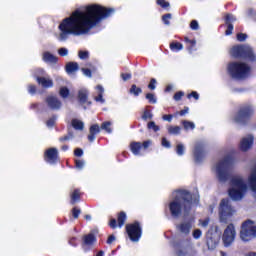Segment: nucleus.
Segmentation results:
<instances>
[{
  "label": "nucleus",
  "instance_id": "nucleus-13",
  "mask_svg": "<svg viewBox=\"0 0 256 256\" xmlns=\"http://www.w3.org/2000/svg\"><path fill=\"white\" fill-rule=\"evenodd\" d=\"M45 162L53 165V163H57L59 161L58 151L55 148H49L45 152L44 156Z\"/></svg>",
  "mask_w": 256,
  "mask_h": 256
},
{
  "label": "nucleus",
  "instance_id": "nucleus-34",
  "mask_svg": "<svg viewBox=\"0 0 256 256\" xmlns=\"http://www.w3.org/2000/svg\"><path fill=\"white\" fill-rule=\"evenodd\" d=\"M235 21V17L231 14H227L225 18V22L227 25H232V23Z\"/></svg>",
  "mask_w": 256,
  "mask_h": 256
},
{
  "label": "nucleus",
  "instance_id": "nucleus-55",
  "mask_svg": "<svg viewBox=\"0 0 256 256\" xmlns=\"http://www.w3.org/2000/svg\"><path fill=\"white\" fill-rule=\"evenodd\" d=\"M82 71L86 77H91V70L83 68Z\"/></svg>",
  "mask_w": 256,
  "mask_h": 256
},
{
  "label": "nucleus",
  "instance_id": "nucleus-15",
  "mask_svg": "<svg viewBox=\"0 0 256 256\" xmlns=\"http://www.w3.org/2000/svg\"><path fill=\"white\" fill-rule=\"evenodd\" d=\"M248 183L253 193V197L256 199V165L253 166L250 170V174L248 176Z\"/></svg>",
  "mask_w": 256,
  "mask_h": 256
},
{
  "label": "nucleus",
  "instance_id": "nucleus-33",
  "mask_svg": "<svg viewBox=\"0 0 256 256\" xmlns=\"http://www.w3.org/2000/svg\"><path fill=\"white\" fill-rule=\"evenodd\" d=\"M101 129H104L107 133H111V122L102 123Z\"/></svg>",
  "mask_w": 256,
  "mask_h": 256
},
{
  "label": "nucleus",
  "instance_id": "nucleus-22",
  "mask_svg": "<svg viewBox=\"0 0 256 256\" xmlns=\"http://www.w3.org/2000/svg\"><path fill=\"white\" fill-rule=\"evenodd\" d=\"M77 69H79V65L75 62H70L66 65V72L68 75H73Z\"/></svg>",
  "mask_w": 256,
  "mask_h": 256
},
{
  "label": "nucleus",
  "instance_id": "nucleus-5",
  "mask_svg": "<svg viewBox=\"0 0 256 256\" xmlns=\"http://www.w3.org/2000/svg\"><path fill=\"white\" fill-rule=\"evenodd\" d=\"M230 167L231 157L229 156L224 157L215 164L213 171L216 174V177L220 181V183H225L229 179Z\"/></svg>",
  "mask_w": 256,
  "mask_h": 256
},
{
  "label": "nucleus",
  "instance_id": "nucleus-6",
  "mask_svg": "<svg viewBox=\"0 0 256 256\" xmlns=\"http://www.w3.org/2000/svg\"><path fill=\"white\" fill-rule=\"evenodd\" d=\"M237 213L229 199H222L219 204L218 215L220 223H227Z\"/></svg>",
  "mask_w": 256,
  "mask_h": 256
},
{
  "label": "nucleus",
  "instance_id": "nucleus-43",
  "mask_svg": "<svg viewBox=\"0 0 256 256\" xmlns=\"http://www.w3.org/2000/svg\"><path fill=\"white\" fill-rule=\"evenodd\" d=\"M190 27H191V29H193L194 31H197V29H199V23L197 22V20H193V21L190 23Z\"/></svg>",
  "mask_w": 256,
  "mask_h": 256
},
{
  "label": "nucleus",
  "instance_id": "nucleus-32",
  "mask_svg": "<svg viewBox=\"0 0 256 256\" xmlns=\"http://www.w3.org/2000/svg\"><path fill=\"white\" fill-rule=\"evenodd\" d=\"M182 125L184 126V129H195V123L191 121L184 120Z\"/></svg>",
  "mask_w": 256,
  "mask_h": 256
},
{
  "label": "nucleus",
  "instance_id": "nucleus-62",
  "mask_svg": "<svg viewBox=\"0 0 256 256\" xmlns=\"http://www.w3.org/2000/svg\"><path fill=\"white\" fill-rule=\"evenodd\" d=\"M113 241H115V236L111 235L108 237L107 243L108 245H111V243H113Z\"/></svg>",
  "mask_w": 256,
  "mask_h": 256
},
{
  "label": "nucleus",
  "instance_id": "nucleus-60",
  "mask_svg": "<svg viewBox=\"0 0 256 256\" xmlns=\"http://www.w3.org/2000/svg\"><path fill=\"white\" fill-rule=\"evenodd\" d=\"M54 125H55V119L51 118L50 120L47 121L48 127H53Z\"/></svg>",
  "mask_w": 256,
  "mask_h": 256
},
{
  "label": "nucleus",
  "instance_id": "nucleus-47",
  "mask_svg": "<svg viewBox=\"0 0 256 256\" xmlns=\"http://www.w3.org/2000/svg\"><path fill=\"white\" fill-rule=\"evenodd\" d=\"M201 235H202V233L199 229L194 230V232H193L194 239H200Z\"/></svg>",
  "mask_w": 256,
  "mask_h": 256
},
{
  "label": "nucleus",
  "instance_id": "nucleus-19",
  "mask_svg": "<svg viewBox=\"0 0 256 256\" xmlns=\"http://www.w3.org/2000/svg\"><path fill=\"white\" fill-rule=\"evenodd\" d=\"M78 101L81 103V105L89 103V91H87V89H80L78 91Z\"/></svg>",
  "mask_w": 256,
  "mask_h": 256
},
{
  "label": "nucleus",
  "instance_id": "nucleus-16",
  "mask_svg": "<svg viewBox=\"0 0 256 256\" xmlns=\"http://www.w3.org/2000/svg\"><path fill=\"white\" fill-rule=\"evenodd\" d=\"M253 147V137L248 135L240 141V149L241 151H249Z\"/></svg>",
  "mask_w": 256,
  "mask_h": 256
},
{
  "label": "nucleus",
  "instance_id": "nucleus-54",
  "mask_svg": "<svg viewBox=\"0 0 256 256\" xmlns=\"http://www.w3.org/2000/svg\"><path fill=\"white\" fill-rule=\"evenodd\" d=\"M83 165H85V163L81 160H76V167L77 169H83Z\"/></svg>",
  "mask_w": 256,
  "mask_h": 256
},
{
  "label": "nucleus",
  "instance_id": "nucleus-26",
  "mask_svg": "<svg viewBox=\"0 0 256 256\" xmlns=\"http://www.w3.org/2000/svg\"><path fill=\"white\" fill-rule=\"evenodd\" d=\"M96 89L98 90V96L95 97V101L98 103H105V99L103 98V93L105 90L103 89V86L98 85Z\"/></svg>",
  "mask_w": 256,
  "mask_h": 256
},
{
  "label": "nucleus",
  "instance_id": "nucleus-31",
  "mask_svg": "<svg viewBox=\"0 0 256 256\" xmlns=\"http://www.w3.org/2000/svg\"><path fill=\"white\" fill-rule=\"evenodd\" d=\"M130 93L137 97V95H139L140 93H143V90H141V88L137 87V85L133 84L130 88Z\"/></svg>",
  "mask_w": 256,
  "mask_h": 256
},
{
  "label": "nucleus",
  "instance_id": "nucleus-3",
  "mask_svg": "<svg viewBox=\"0 0 256 256\" xmlns=\"http://www.w3.org/2000/svg\"><path fill=\"white\" fill-rule=\"evenodd\" d=\"M249 191L245 178L241 175H234L230 179L228 195L232 201H241Z\"/></svg>",
  "mask_w": 256,
  "mask_h": 256
},
{
  "label": "nucleus",
  "instance_id": "nucleus-40",
  "mask_svg": "<svg viewBox=\"0 0 256 256\" xmlns=\"http://www.w3.org/2000/svg\"><path fill=\"white\" fill-rule=\"evenodd\" d=\"M146 99H148V101H150V103H157V99H155V95L148 93L146 95Z\"/></svg>",
  "mask_w": 256,
  "mask_h": 256
},
{
  "label": "nucleus",
  "instance_id": "nucleus-29",
  "mask_svg": "<svg viewBox=\"0 0 256 256\" xmlns=\"http://www.w3.org/2000/svg\"><path fill=\"white\" fill-rule=\"evenodd\" d=\"M59 29L61 33L58 36V41H63L65 39V20L62 21V23L59 26Z\"/></svg>",
  "mask_w": 256,
  "mask_h": 256
},
{
  "label": "nucleus",
  "instance_id": "nucleus-37",
  "mask_svg": "<svg viewBox=\"0 0 256 256\" xmlns=\"http://www.w3.org/2000/svg\"><path fill=\"white\" fill-rule=\"evenodd\" d=\"M176 153L178 155H183V153H185V146H183V144H178L176 148Z\"/></svg>",
  "mask_w": 256,
  "mask_h": 256
},
{
  "label": "nucleus",
  "instance_id": "nucleus-9",
  "mask_svg": "<svg viewBox=\"0 0 256 256\" xmlns=\"http://www.w3.org/2000/svg\"><path fill=\"white\" fill-rule=\"evenodd\" d=\"M253 113H255V110L253 109V106L246 105L243 106L238 114L234 117V121L236 123L245 124L251 117L253 116Z\"/></svg>",
  "mask_w": 256,
  "mask_h": 256
},
{
  "label": "nucleus",
  "instance_id": "nucleus-12",
  "mask_svg": "<svg viewBox=\"0 0 256 256\" xmlns=\"http://www.w3.org/2000/svg\"><path fill=\"white\" fill-rule=\"evenodd\" d=\"M45 75L44 69H37L34 76L39 85L45 88L53 87V80L43 77Z\"/></svg>",
  "mask_w": 256,
  "mask_h": 256
},
{
  "label": "nucleus",
  "instance_id": "nucleus-51",
  "mask_svg": "<svg viewBox=\"0 0 256 256\" xmlns=\"http://www.w3.org/2000/svg\"><path fill=\"white\" fill-rule=\"evenodd\" d=\"M37 91V88L34 85H30L28 87V92L31 93V95H34V93Z\"/></svg>",
  "mask_w": 256,
  "mask_h": 256
},
{
  "label": "nucleus",
  "instance_id": "nucleus-38",
  "mask_svg": "<svg viewBox=\"0 0 256 256\" xmlns=\"http://www.w3.org/2000/svg\"><path fill=\"white\" fill-rule=\"evenodd\" d=\"M79 215H81V210L77 209V208H73L72 209V216L74 217V219H78Z\"/></svg>",
  "mask_w": 256,
  "mask_h": 256
},
{
  "label": "nucleus",
  "instance_id": "nucleus-35",
  "mask_svg": "<svg viewBox=\"0 0 256 256\" xmlns=\"http://www.w3.org/2000/svg\"><path fill=\"white\" fill-rule=\"evenodd\" d=\"M170 49H177V51H181L183 49V44L181 43H171Z\"/></svg>",
  "mask_w": 256,
  "mask_h": 256
},
{
  "label": "nucleus",
  "instance_id": "nucleus-52",
  "mask_svg": "<svg viewBox=\"0 0 256 256\" xmlns=\"http://www.w3.org/2000/svg\"><path fill=\"white\" fill-rule=\"evenodd\" d=\"M181 97H183V92H177V93L174 95L175 101H181Z\"/></svg>",
  "mask_w": 256,
  "mask_h": 256
},
{
  "label": "nucleus",
  "instance_id": "nucleus-58",
  "mask_svg": "<svg viewBox=\"0 0 256 256\" xmlns=\"http://www.w3.org/2000/svg\"><path fill=\"white\" fill-rule=\"evenodd\" d=\"M200 225L202 227H207L209 225V219H205V220L200 221Z\"/></svg>",
  "mask_w": 256,
  "mask_h": 256
},
{
  "label": "nucleus",
  "instance_id": "nucleus-57",
  "mask_svg": "<svg viewBox=\"0 0 256 256\" xmlns=\"http://www.w3.org/2000/svg\"><path fill=\"white\" fill-rule=\"evenodd\" d=\"M121 77L123 81H129V79H131V74H122Z\"/></svg>",
  "mask_w": 256,
  "mask_h": 256
},
{
  "label": "nucleus",
  "instance_id": "nucleus-49",
  "mask_svg": "<svg viewBox=\"0 0 256 256\" xmlns=\"http://www.w3.org/2000/svg\"><path fill=\"white\" fill-rule=\"evenodd\" d=\"M152 117H153V114H151L150 111H145L142 116V119H152Z\"/></svg>",
  "mask_w": 256,
  "mask_h": 256
},
{
  "label": "nucleus",
  "instance_id": "nucleus-17",
  "mask_svg": "<svg viewBox=\"0 0 256 256\" xmlns=\"http://www.w3.org/2000/svg\"><path fill=\"white\" fill-rule=\"evenodd\" d=\"M46 103L50 109H59L61 107V102L55 96H48Z\"/></svg>",
  "mask_w": 256,
  "mask_h": 256
},
{
  "label": "nucleus",
  "instance_id": "nucleus-46",
  "mask_svg": "<svg viewBox=\"0 0 256 256\" xmlns=\"http://www.w3.org/2000/svg\"><path fill=\"white\" fill-rule=\"evenodd\" d=\"M245 39H247V34H243V33L237 34L238 41L243 42V41H245Z\"/></svg>",
  "mask_w": 256,
  "mask_h": 256
},
{
  "label": "nucleus",
  "instance_id": "nucleus-50",
  "mask_svg": "<svg viewBox=\"0 0 256 256\" xmlns=\"http://www.w3.org/2000/svg\"><path fill=\"white\" fill-rule=\"evenodd\" d=\"M233 33V24H228V27L226 29V35H232Z\"/></svg>",
  "mask_w": 256,
  "mask_h": 256
},
{
  "label": "nucleus",
  "instance_id": "nucleus-24",
  "mask_svg": "<svg viewBox=\"0 0 256 256\" xmlns=\"http://www.w3.org/2000/svg\"><path fill=\"white\" fill-rule=\"evenodd\" d=\"M43 61H45V63H57V58L55 57V55L49 52H45L43 54Z\"/></svg>",
  "mask_w": 256,
  "mask_h": 256
},
{
  "label": "nucleus",
  "instance_id": "nucleus-39",
  "mask_svg": "<svg viewBox=\"0 0 256 256\" xmlns=\"http://www.w3.org/2000/svg\"><path fill=\"white\" fill-rule=\"evenodd\" d=\"M148 129H153V131L157 132L159 131V126H157V124H155V122H150L148 123Z\"/></svg>",
  "mask_w": 256,
  "mask_h": 256
},
{
  "label": "nucleus",
  "instance_id": "nucleus-21",
  "mask_svg": "<svg viewBox=\"0 0 256 256\" xmlns=\"http://www.w3.org/2000/svg\"><path fill=\"white\" fill-rule=\"evenodd\" d=\"M70 199L71 204L75 205V203L79 202L81 199V191L80 190H74L70 193Z\"/></svg>",
  "mask_w": 256,
  "mask_h": 256
},
{
  "label": "nucleus",
  "instance_id": "nucleus-4",
  "mask_svg": "<svg viewBox=\"0 0 256 256\" xmlns=\"http://www.w3.org/2000/svg\"><path fill=\"white\" fill-rule=\"evenodd\" d=\"M228 71L233 79H247L251 75V66L245 62H232Z\"/></svg>",
  "mask_w": 256,
  "mask_h": 256
},
{
  "label": "nucleus",
  "instance_id": "nucleus-2",
  "mask_svg": "<svg viewBox=\"0 0 256 256\" xmlns=\"http://www.w3.org/2000/svg\"><path fill=\"white\" fill-rule=\"evenodd\" d=\"M173 199L169 204V209L172 217H179L181 213L187 215L191 209V193L181 190L172 194Z\"/></svg>",
  "mask_w": 256,
  "mask_h": 256
},
{
  "label": "nucleus",
  "instance_id": "nucleus-27",
  "mask_svg": "<svg viewBox=\"0 0 256 256\" xmlns=\"http://www.w3.org/2000/svg\"><path fill=\"white\" fill-rule=\"evenodd\" d=\"M130 149L134 155H139L141 151V142H133L130 144Z\"/></svg>",
  "mask_w": 256,
  "mask_h": 256
},
{
  "label": "nucleus",
  "instance_id": "nucleus-63",
  "mask_svg": "<svg viewBox=\"0 0 256 256\" xmlns=\"http://www.w3.org/2000/svg\"><path fill=\"white\" fill-rule=\"evenodd\" d=\"M188 97H194V99L198 100L199 94H197V92H192Z\"/></svg>",
  "mask_w": 256,
  "mask_h": 256
},
{
  "label": "nucleus",
  "instance_id": "nucleus-7",
  "mask_svg": "<svg viewBox=\"0 0 256 256\" xmlns=\"http://www.w3.org/2000/svg\"><path fill=\"white\" fill-rule=\"evenodd\" d=\"M232 57H241L242 59H247L248 61H255V53L251 46H234L230 51Z\"/></svg>",
  "mask_w": 256,
  "mask_h": 256
},
{
  "label": "nucleus",
  "instance_id": "nucleus-44",
  "mask_svg": "<svg viewBox=\"0 0 256 256\" xmlns=\"http://www.w3.org/2000/svg\"><path fill=\"white\" fill-rule=\"evenodd\" d=\"M169 19H171V14H166L162 17V20L164 21L165 25H171Z\"/></svg>",
  "mask_w": 256,
  "mask_h": 256
},
{
  "label": "nucleus",
  "instance_id": "nucleus-10",
  "mask_svg": "<svg viewBox=\"0 0 256 256\" xmlns=\"http://www.w3.org/2000/svg\"><path fill=\"white\" fill-rule=\"evenodd\" d=\"M126 231L130 241L137 243V241L141 239V226H139V223L136 222L134 224L126 225Z\"/></svg>",
  "mask_w": 256,
  "mask_h": 256
},
{
  "label": "nucleus",
  "instance_id": "nucleus-11",
  "mask_svg": "<svg viewBox=\"0 0 256 256\" xmlns=\"http://www.w3.org/2000/svg\"><path fill=\"white\" fill-rule=\"evenodd\" d=\"M235 235H237V232L235 231V226L233 224H229L223 233L222 241L225 245V247H229L233 241H235Z\"/></svg>",
  "mask_w": 256,
  "mask_h": 256
},
{
  "label": "nucleus",
  "instance_id": "nucleus-18",
  "mask_svg": "<svg viewBox=\"0 0 256 256\" xmlns=\"http://www.w3.org/2000/svg\"><path fill=\"white\" fill-rule=\"evenodd\" d=\"M191 227H192L191 221H188V222L184 221L177 226V229L178 231H180V233H183L184 235H189L191 231Z\"/></svg>",
  "mask_w": 256,
  "mask_h": 256
},
{
  "label": "nucleus",
  "instance_id": "nucleus-53",
  "mask_svg": "<svg viewBox=\"0 0 256 256\" xmlns=\"http://www.w3.org/2000/svg\"><path fill=\"white\" fill-rule=\"evenodd\" d=\"M74 155L76 157H81V155H83V150L81 148H77L75 151H74Z\"/></svg>",
  "mask_w": 256,
  "mask_h": 256
},
{
  "label": "nucleus",
  "instance_id": "nucleus-48",
  "mask_svg": "<svg viewBox=\"0 0 256 256\" xmlns=\"http://www.w3.org/2000/svg\"><path fill=\"white\" fill-rule=\"evenodd\" d=\"M162 146L166 147L167 149H169V147H171V143L168 141L167 138H163L162 139Z\"/></svg>",
  "mask_w": 256,
  "mask_h": 256
},
{
  "label": "nucleus",
  "instance_id": "nucleus-20",
  "mask_svg": "<svg viewBox=\"0 0 256 256\" xmlns=\"http://www.w3.org/2000/svg\"><path fill=\"white\" fill-rule=\"evenodd\" d=\"M101 131V129L99 128V125L94 124L90 127L89 130V135H88V140L93 143V141H95V136Z\"/></svg>",
  "mask_w": 256,
  "mask_h": 256
},
{
  "label": "nucleus",
  "instance_id": "nucleus-25",
  "mask_svg": "<svg viewBox=\"0 0 256 256\" xmlns=\"http://www.w3.org/2000/svg\"><path fill=\"white\" fill-rule=\"evenodd\" d=\"M71 125L77 131H83V128L85 127V124L83 123V121L79 119H73L71 122Z\"/></svg>",
  "mask_w": 256,
  "mask_h": 256
},
{
  "label": "nucleus",
  "instance_id": "nucleus-64",
  "mask_svg": "<svg viewBox=\"0 0 256 256\" xmlns=\"http://www.w3.org/2000/svg\"><path fill=\"white\" fill-rule=\"evenodd\" d=\"M187 113H189V108H185L183 110L180 111V115L183 116V115H187Z\"/></svg>",
  "mask_w": 256,
  "mask_h": 256
},
{
  "label": "nucleus",
  "instance_id": "nucleus-45",
  "mask_svg": "<svg viewBox=\"0 0 256 256\" xmlns=\"http://www.w3.org/2000/svg\"><path fill=\"white\" fill-rule=\"evenodd\" d=\"M79 57H80V59H88L89 52H87V51H80L79 52Z\"/></svg>",
  "mask_w": 256,
  "mask_h": 256
},
{
  "label": "nucleus",
  "instance_id": "nucleus-61",
  "mask_svg": "<svg viewBox=\"0 0 256 256\" xmlns=\"http://www.w3.org/2000/svg\"><path fill=\"white\" fill-rule=\"evenodd\" d=\"M59 95H60V97L65 99V87H61L60 88Z\"/></svg>",
  "mask_w": 256,
  "mask_h": 256
},
{
  "label": "nucleus",
  "instance_id": "nucleus-1",
  "mask_svg": "<svg viewBox=\"0 0 256 256\" xmlns=\"http://www.w3.org/2000/svg\"><path fill=\"white\" fill-rule=\"evenodd\" d=\"M115 10L107 9L99 4H91L74 11L65 19V33L73 35H87L94 27H97L103 19L111 16Z\"/></svg>",
  "mask_w": 256,
  "mask_h": 256
},
{
  "label": "nucleus",
  "instance_id": "nucleus-41",
  "mask_svg": "<svg viewBox=\"0 0 256 256\" xmlns=\"http://www.w3.org/2000/svg\"><path fill=\"white\" fill-rule=\"evenodd\" d=\"M155 85H157V80L155 78H152L150 80V83L148 85V88L151 89L152 91L155 90Z\"/></svg>",
  "mask_w": 256,
  "mask_h": 256
},
{
  "label": "nucleus",
  "instance_id": "nucleus-56",
  "mask_svg": "<svg viewBox=\"0 0 256 256\" xmlns=\"http://www.w3.org/2000/svg\"><path fill=\"white\" fill-rule=\"evenodd\" d=\"M172 119H173L172 115H164L163 116V120L168 121L169 123H171Z\"/></svg>",
  "mask_w": 256,
  "mask_h": 256
},
{
  "label": "nucleus",
  "instance_id": "nucleus-30",
  "mask_svg": "<svg viewBox=\"0 0 256 256\" xmlns=\"http://www.w3.org/2000/svg\"><path fill=\"white\" fill-rule=\"evenodd\" d=\"M125 219H127V215L125 214V212H121L118 215V225H119V227H123L125 225Z\"/></svg>",
  "mask_w": 256,
  "mask_h": 256
},
{
  "label": "nucleus",
  "instance_id": "nucleus-8",
  "mask_svg": "<svg viewBox=\"0 0 256 256\" xmlns=\"http://www.w3.org/2000/svg\"><path fill=\"white\" fill-rule=\"evenodd\" d=\"M253 237H256V225L255 222L248 220L242 224L240 239L242 241H251Z\"/></svg>",
  "mask_w": 256,
  "mask_h": 256
},
{
  "label": "nucleus",
  "instance_id": "nucleus-36",
  "mask_svg": "<svg viewBox=\"0 0 256 256\" xmlns=\"http://www.w3.org/2000/svg\"><path fill=\"white\" fill-rule=\"evenodd\" d=\"M74 97L75 92H71L68 88H65V99H73Z\"/></svg>",
  "mask_w": 256,
  "mask_h": 256
},
{
  "label": "nucleus",
  "instance_id": "nucleus-42",
  "mask_svg": "<svg viewBox=\"0 0 256 256\" xmlns=\"http://www.w3.org/2000/svg\"><path fill=\"white\" fill-rule=\"evenodd\" d=\"M158 5H161L163 9L169 8V2H165V0H158Z\"/></svg>",
  "mask_w": 256,
  "mask_h": 256
},
{
  "label": "nucleus",
  "instance_id": "nucleus-23",
  "mask_svg": "<svg viewBox=\"0 0 256 256\" xmlns=\"http://www.w3.org/2000/svg\"><path fill=\"white\" fill-rule=\"evenodd\" d=\"M95 241H96L95 235L92 233L83 236L84 245H93Z\"/></svg>",
  "mask_w": 256,
  "mask_h": 256
},
{
  "label": "nucleus",
  "instance_id": "nucleus-28",
  "mask_svg": "<svg viewBox=\"0 0 256 256\" xmlns=\"http://www.w3.org/2000/svg\"><path fill=\"white\" fill-rule=\"evenodd\" d=\"M168 133H170V135H179L181 133V127H179V126H169L168 127Z\"/></svg>",
  "mask_w": 256,
  "mask_h": 256
},
{
  "label": "nucleus",
  "instance_id": "nucleus-14",
  "mask_svg": "<svg viewBox=\"0 0 256 256\" xmlns=\"http://www.w3.org/2000/svg\"><path fill=\"white\" fill-rule=\"evenodd\" d=\"M194 158L197 163L205 159V145L203 143H197L194 149Z\"/></svg>",
  "mask_w": 256,
  "mask_h": 256
},
{
  "label": "nucleus",
  "instance_id": "nucleus-59",
  "mask_svg": "<svg viewBox=\"0 0 256 256\" xmlns=\"http://www.w3.org/2000/svg\"><path fill=\"white\" fill-rule=\"evenodd\" d=\"M110 227H111L112 229H115V228L117 227V220L112 219V220L110 221Z\"/></svg>",
  "mask_w": 256,
  "mask_h": 256
}]
</instances>
